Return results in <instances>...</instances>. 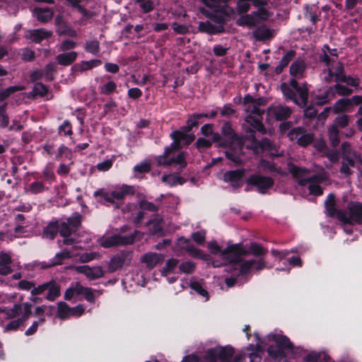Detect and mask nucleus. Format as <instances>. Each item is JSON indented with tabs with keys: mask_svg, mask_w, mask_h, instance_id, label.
Here are the masks:
<instances>
[{
	"mask_svg": "<svg viewBox=\"0 0 362 362\" xmlns=\"http://www.w3.org/2000/svg\"><path fill=\"white\" fill-rule=\"evenodd\" d=\"M294 54L293 52L286 53L281 59L279 65L276 67L275 71L276 74H280L283 69L286 66L291 60L293 58Z\"/></svg>",
	"mask_w": 362,
	"mask_h": 362,
	"instance_id": "bf43d9fd",
	"label": "nucleus"
},
{
	"mask_svg": "<svg viewBox=\"0 0 362 362\" xmlns=\"http://www.w3.org/2000/svg\"><path fill=\"white\" fill-rule=\"evenodd\" d=\"M245 174L246 170L245 168L228 170L223 174V181L230 183L234 189H238L243 185Z\"/></svg>",
	"mask_w": 362,
	"mask_h": 362,
	"instance_id": "2eb2a0df",
	"label": "nucleus"
},
{
	"mask_svg": "<svg viewBox=\"0 0 362 362\" xmlns=\"http://www.w3.org/2000/svg\"><path fill=\"white\" fill-rule=\"evenodd\" d=\"M139 233L138 230H134L133 233L127 235H112V240H115L114 243L117 244V246L132 245L134 243Z\"/></svg>",
	"mask_w": 362,
	"mask_h": 362,
	"instance_id": "72a5a7b5",
	"label": "nucleus"
},
{
	"mask_svg": "<svg viewBox=\"0 0 362 362\" xmlns=\"http://www.w3.org/2000/svg\"><path fill=\"white\" fill-rule=\"evenodd\" d=\"M262 116L263 115L259 117L252 113H250L246 116L245 122L250 125V127H248L246 131V136L249 134L250 130H253L254 134L255 133V131L259 132L262 134H265L267 133L266 128L262 123Z\"/></svg>",
	"mask_w": 362,
	"mask_h": 362,
	"instance_id": "412c9836",
	"label": "nucleus"
},
{
	"mask_svg": "<svg viewBox=\"0 0 362 362\" xmlns=\"http://www.w3.org/2000/svg\"><path fill=\"white\" fill-rule=\"evenodd\" d=\"M172 164H179L182 168H185L187 166V162L185 160V153L181 151L176 156L170 158V160H168L165 166H170Z\"/></svg>",
	"mask_w": 362,
	"mask_h": 362,
	"instance_id": "603ef678",
	"label": "nucleus"
},
{
	"mask_svg": "<svg viewBox=\"0 0 362 362\" xmlns=\"http://www.w3.org/2000/svg\"><path fill=\"white\" fill-rule=\"evenodd\" d=\"M76 57L77 52L71 51L58 54L56 57V59L59 64L62 66H69L76 59Z\"/></svg>",
	"mask_w": 362,
	"mask_h": 362,
	"instance_id": "c9c22d12",
	"label": "nucleus"
},
{
	"mask_svg": "<svg viewBox=\"0 0 362 362\" xmlns=\"http://www.w3.org/2000/svg\"><path fill=\"white\" fill-rule=\"evenodd\" d=\"M81 224L82 216L78 212L67 218L66 221H62L60 235L64 238L62 240L63 245H71L76 243V239L71 237V235L77 233Z\"/></svg>",
	"mask_w": 362,
	"mask_h": 362,
	"instance_id": "20e7f679",
	"label": "nucleus"
},
{
	"mask_svg": "<svg viewBox=\"0 0 362 362\" xmlns=\"http://www.w3.org/2000/svg\"><path fill=\"white\" fill-rule=\"evenodd\" d=\"M49 190V187H46L42 180H37L29 185L28 192L32 194H38Z\"/></svg>",
	"mask_w": 362,
	"mask_h": 362,
	"instance_id": "c03bdc74",
	"label": "nucleus"
},
{
	"mask_svg": "<svg viewBox=\"0 0 362 362\" xmlns=\"http://www.w3.org/2000/svg\"><path fill=\"white\" fill-rule=\"evenodd\" d=\"M322 61H323L327 66V71L323 72L322 78L326 83H329L332 81L333 78H335V81L337 83L343 82L346 84L352 87L357 88L359 85V81L357 78L346 77L343 74L342 64L334 60V58H329L327 54H325L323 57H321ZM337 90H349L348 88L337 83Z\"/></svg>",
	"mask_w": 362,
	"mask_h": 362,
	"instance_id": "f03ea898",
	"label": "nucleus"
},
{
	"mask_svg": "<svg viewBox=\"0 0 362 362\" xmlns=\"http://www.w3.org/2000/svg\"><path fill=\"white\" fill-rule=\"evenodd\" d=\"M259 165L264 170H268L271 173H279L276 165L274 163L270 162L266 159L262 158L259 160Z\"/></svg>",
	"mask_w": 362,
	"mask_h": 362,
	"instance_id": "774afa93",
	"label": "nucleus"
},
{
	"mask_svg": "<svg viewBox=\"0 0 362 362\" xmlns=\"http://www.w3.org/2000/svg\"><path fill=\"white\" fill-rule=\"evenodd\" d=\"M271 338L275 344L267 348V353L273 359L286 358V350L292 351L294 349V344L286 335L274 334Z\"/></svg>",
	"mask_w": 362,
	"mask_h": 362,
	"instance_id": "39448f33",
	"label": "nucleus"
},
{
	"mask_svg": "<svg viewBox=\"0 0 362 362\" xmlns=\"http://www.w3.org/2000/svg\"><path fill=\"white\" fill-rule=\"evenodd\" d=\"M207 359L210 362H216L219 359L222 362H230L235 354V349L231 346H221L209 349L206 351Z\"/></svg>",
	"mask_w": 362,
	"mask_h": 362,
	"instance_id": "9d476101",
	"label": "nucleus"
},
{
	"mask_svg": "<svg viewBox=\"0 0 362 362\" xmlns=\"http://www.w3.org/2000/svg\"><path fill=\"white\" fill-rule=\"evenodd\" d=\"M227 1L228 0H204L205 4L211 8L216 16L218 18L219 22L216 24L211 21L202 23L199 25L200 30L209 34L218 33L223 30L221 23L234 13L233 9L227 5Z\"/></svg>",
	"mask_w": 362,
	"mask_h": 362,
	"instance_id": "f257e3e1",
	"label": "nucleus"
},
{
	"mask_svg": "<svg viewBox=\"0 0 362 362\" xmlns=\"http://www.w3.org/2000/svg\"><path fill=\"white\" fill-rule=\"evenodd\" d=\"M11 256L4 252H0V275L7 276L13 272Z\"/></svg>",
	"mask_w": 362,
	"mask_h": 362,
	"instance_id": "c85d7f7f",
	"label": "nucleus"
},
{
	"mask_svg": "<svg viewBox=\"0 0 362 362\" xmlns=\"http://www.w3.org/2000/svg\"><path fill=\"white\" fill-rule=\"evenodd\" d=\"M178 264V260L175 258L169 259L165 264V266L160 271L163 276H167L169 274L173 272Z\"/></svg>",
	"mask_w": 362,
	"mask_h": 362,
	"instance_id": "6e6d98bb",
	"label": "nucleus"
},
{
	"mask_svg": "<svg viewBox=\"0 0 362 362\" xmlns=\"http://www.w3.org/2000/svg\"><path fill=\"white\" fill-rule=\"evenodd\" d=\"M8 103H3L0 105V127L6 128L9 124V117L6 113Z\"/></svg>",
	"mask_w": 362,
	"mask_h": 362,
	"instance_id": "5fc2aeb1",
	"label": "nucleus"
},
{
	"mask_svg": "<svg viewBox=\"0 0 362 362\" xmlns=\"http://www.w3.org/2000/svg\"><path fill=\"white\" fill-rule=\"evenodd\" d=\"M362 103V95H354L351 98H341L338 100L332 107L334 114L350 111L354 106Z\"/></svg>",
	"mask_w": 362,
	"mask_h": 362,
	"instance_id": "4468645a",
	"label": "nucleus"
},
{
	"mask_svg": "<svg viewBox=\"0 0 362 362\" xmlns=\"http://www.w3.org/2000/svg\"><path fill=\"white\" fill-rule=\"evenodd\" d=\"M33 14L42 23L49 21L53 16V12L48 8H35L33 11Z\"/></svg>",
	"mask_w": 362,
	"mask_h": 362,
	"instance_id": "ea45409f",
	"label": "nucleus"
},
{
	"mask_svg": "<svg viewBox=\"0 0 362 362\" xmlns=\"http://www.w3.org/2000/svg\"><path fill=\"white\" fill-rule=\"evenodd\" d=\"M25 324L18 317L16 320H11L4 327L5 332H15L19 329L25 327Z\"/></svg>",
	"mask_w": 362,
	"mask_h": 362,
	"instance_id": "8fccbe9b",
	"label": "nucleus"
},
{
	"mask_svg": "<svg viewBox=\"0 0 362 362\" xmlns=\"http://www.w3.org/2000/svg\"><path fill=\"white\" fill-rule=\"evenodd\" d=\"M258 8V11L256 12L240 16L237 21L238 25L252 28L259 24L262 21H266L270 17L271 13L269 11L264 7Z\"/></svg>",
	"mask_w": 362,
	"mask_h": 362,
	"instance_id": "1a4fd4ad",
	"label": "nucleus"
},
{
	"mask_svg": "<svg viewBox=\"0 0 362 362\" xmlns=\"http://www.w3.org/2000/svg\"><path fill=\"white\" fill-rule=\"evenodd\" d=\"M62 222L57 220L50 221L43 229L42 235L44 238L54 240L58 233L60 234Z\"/></svg>",
	"mask_w": 362,
	"mask_h": 362,
	"instance_id": "a878e982",
	"label": "nucleus"
},
{
	"mask_svg": "<svg viewBox=\"0 0 362 362\" xmlns=\"http://www.w3.org/2000/svg\"><path fill=\"white\" fill-rule=\"evenodd\" d=\"M162 181L166 182L170 187H174L177 185H182L186 182V180L185 178L175 175H164L162 177Z\"/></svg>",
	"mask_w": 362,
	"mask_h": 362,
	"instance_id": "a18cd8bd",
	"label": "nucleus"
},
{
	"mask_svg": "<svg viewBox=\"0 0 362 362\" xmlns=\"http://www.w3.org/2000/svg\"><path fill=\"white\" fill-rule=\"evenodd\" d=\"M49 284L48 293L45 298L49 301H54L61 295L60 285L54 280L47 281Z\"/></svg>",
	"mask_w": 362,
	"mask_h": 362,
	"instance_id": "473e14b6",
	"label": "nucleus"
},
{
	"mask_svg": "<svg viewBox=\"0 0 362 362\" xmlns=\"http://www.w3.org/2000/svg\"><path fill=\"white\" fill-rule=\"evenodd\" d=\"M327 135L330 145L333 148L337 147L340 144V131L335 126H329L327 129Z\"/></svg>",
	"mask_w": 362,
	"mask_h": 362,
	"instance_id": "a19ab883",
	"label": "nucleus"
},
{
	"mask_svg": "<svg viewBox=\"0 0 362 362\" xmlns=\"http://www.w3.org/2000/svg\"><path fill=\"white\" fill-rule=\"evenodd\" d=\"M339 221L344 224L362 226V203L349 202L346 206V211H339Z\"/></svg>",
	"mask_w": 362,
	"mask_h": 362,
	"instance_id": "423d86ee",
	"label": "nucleus"
},
{
	"mask_svg": "<svg viewBox=\"0 0 362 362\" xmlns=\"http://www.w3.org/2000/svg\"><path fill=\"white\" fill-rule=\"evenodd\" d=\"M85 49L93 54H97L100 51V43L96 40H88L85 43Z\"/></svg>",
	"mask_w": 362,
	"mask_h": 362,
	"instance_id": "052dcab7",
	"label": "nucleus"
},
{
	"mask_svg": "<svg viewBox=\"0 0 362 362\" xmlns=\"http://www.w3.org/2000/svg\"><path fill=\"white\" fill-rule=\"evenodd\" d=\"M136 3L144 13L151 11L155 6L153 0H136Z\"/></svg>",
	"mask_w": 362,
	"mask_h": 362,
	"instance_id": "e2e57ef3",
	"label": "nucleus"
},
{
	"mask_svg": "<svg viewBox=\"0 0 362 362\" xmlns=\"http://www.w3.org/2000/svg\"><path fill=\"white\" fill-rule=\"evenodd\" d=\"M288 169L292 175L296 178H300L309 173L307 168H300L291 163L288 164Z\"/></svg>",
	"mask_w": 362,
	"mask_h": 362,
	"instance_id": "13d9d810",
	"label": "nucleus"
},
{
	"mask_svg": "<svg viewBox=\"0 0 362 362\" xmlns=\"http://www.w3.org/2000/svg\"><path fill=\"white\" fill-rule=\"evenodd\" d=\"M265 103L266 99L264 98H254L250 95H245L243 100V105L247 106L245 110L259 117L264 113V110L261 109L260 106Z\"/></svg>",
	"mask_w": 362,
	"mask_h": 362,
	"instance_id": "dca6fc26",
	"label": "nucleus"
},
{
	"mask_svg": "<svg viewBox=\"0 0 362 362\" xmlns=\"http://www.w3.org/2000/svg\"><path fill=\"white\" fill-rule=\"evenodd\" d=\"M101 64V61L98 59H92L90 61H83L73 66V69L76 71H83L98 66Z\"/></svg>",
	"mask_w": 362,
	"mask_h": 362,
	"instance_id": "79ce46f5",
	"label": "nucleus"
},
{
	"mask_svg": "<svg viewBox=\"0 0 362 362\" xmlns=\"http://www.w3.org/2000/svg\"><path fill=\"white\" fill-rule=\"evenodd\" d=\"M217 112L212 110L209 114L208 113H195L189 116L187 120V124L185 125V129L187 132H191L193 127H196L201 122L200 120L204 118H214L216 116Z\"/></svg>",
	"mask_w": 362,
	"mask_h": 362,
	"instance_id": "5701e85b",
	"label": "nucleus"
},
{
	"mask_svg": "<svg viewBox=\"0 0 362 362\" xmlns=\"http://www.w3.org/2000/svg\"><path fill=\"white\" fill-rule=\"evenodd\" d=\"M73 134L71 123L67 119L64 120L58 127V134L59 136H71Z\"/></svg>",
	"mask_w": 362,
	"mask_h": 362,
	"instance_id": "864d4df0",
	"label": "nucleus"
},
{
	"mask_svg": "<svg viewBox=\"0 0 362 362\" xmlns=\"http://www.w3.org/2000/svg\"><path fill=\"white\" fill-rule=\"evenodd\" d=\"M22 311V305L21 304L16 303L13 306L8 309L6 312V319L8 320H16L19 316Z\"/></svg>",
	"mask_w": 362,
	"mask_h": 362,
	"instance_id": "680f3d73",
	"label": "nucleus"
},
{
	"mask_svg": "<svg viewBox=\"0 0 362 362\" xmlns=\"http://www.w3.org/2000/svg\"><path fill=\"white\" fill-rule=\"evenodd\" d=\"M349 122L350 117L347 115H342L337 116L331 126H335L337 129H344L349 126Z\"/></svg>",
	"mask_w": 362,
	"mask_h": 362,
	"instance_id": "3c124183",
	"label": "nucleus"
},
{
	"mask_svg": "<svg viewBox=\"0 0 362 362\" xmlns=\"http://www.w3.org/2000/svg\"><path fill=\"white\" fill-rule=\"evenodd\" d=\"M162 219H150L147 221L146 226L149 227L151 233L159 236L163 235V229L162 227Z\"/></svg>",
	"mask_w": 362,
	"mask_h": 362,
	"instance_id": "58836bf2",
	"label": "nucleus"
},
{
	"mask_svg": "<svg viewBox=\"0 0 362 362\" xmlns=\"http://www.w3.org/2000/svg\"><path fill=\"white\" fill-rule=\"evenodd\" d=\"M340 152L341 157L357 155V153L352 149L350 143L348 141H344L341 144L340 147Z\"/></svg>",
	"mask_w": 362,
	"mask_h": 362,
	"instance_id": "0e129e2a",
	"label": "nucleus"
},
{
	"mask_svg": "<svg viewBox=\"0 0 362 362\" xmlns=\"http://www.w3.org/2000/svg\"><path fill=\"white\" fill-rule=\"evenodd\" d=\"M76 295H83L85 299L89 303H94L95 300L93 288L84 287L81 284L78 285Z\"/></svg>",
	"mask_w": 362,
	"mask_h": 362,
	"instance_id": "37998d69",
	"label": "nucleus"
},
{
	"mask_svg": "<svg viewBox=\"0 0 362 362\" xmlns=\"http://www.w3.org/2000/svg\"><path fill=\"white\" fill-rule=\"evenodd\" d=\"M178 243L184 245L182 248L189 253L193 257L204 261H209L210 259L209 255L204 253V252L201 249L194 247L189 239L185 238V237H180L178 238Z\"/></svg>",
	"mask_w": 362,
	"mask_h": 362,
	"instance_id": "aec40b11",
	"label": "nucleus"
},
{
	"mask_svg": "<svg viewBox=\"0 0 362 362\" xmlns=\"http://www.w3.org/2000/svg\"><path fill=\"white\" fill-rule=\"evenodd\" d=\"M286 100L294 102L297 105L305 107L309 97V92H283Z\"/></svg>",
	"mask_w": 362,
	"mask_h": 362,
	"instance_id": "b1692460",
	"label": "nucleus"
},
{
	"mask_svg": "<svg viewBox=\"0 0 362 362\" xmlns=\"http://www.w3.org/2000/svg\"><path fill=\"white\" fill-rule=\"evenodd\" d=\"M163 260V255L153 252L146 253L141 257V262L145 263L149 269H153L157 264L162 263Z\"/></svg>",
	"mask_w": 362,
	"mask_h": 362,
	"instance_id": "cd10ccee",
	"label": "nucleus"
},
{
	"mask_svg": "<svg viewBox=\"0 0 362 362\" xmlns=\"http://www.w3.org/2000/svg\"><path fill=\"white\" fill-rule=\"evenodd\" d=\"M305 64L303 61H295L290 67V73L293 76H301L305 71Z\"/></svg>",
	"mask_w": 362,
	"mask_h": 362,
	"instance_id": "09e8293b",
	"label": "nucleus"
},
{
	"mask_svg": "<svg viewBox=\"0 0 362 362\" xmlns=\"http://www.w3.org/2000/svg\"><path fill=\"white\" fill-rule=\"evenodd\" d=\"M271 112L277 121H285L292 114V110L290 107L281 105L273 107Z\"/></svg>",
	"mask_w": 362,
	"mask_h": 362,
	"instance_id": "c756f323",
	"label": "nucleus"
},
{
	"mask_svg": "<svg viewBox=\"0 0 362 362\" xmlns=\"http://www.w3.org/2000/svg\"><path fill=\"white\" fill-rule=\"evenodd\" d=\"M33 177L35 180L41 179L45 182L49 184H52V182L56 181V175L54 172V165L51 163H49L46 165V166L43 168L42 171V175H40L39 173H33Z\"/></svg>",
	"mask_w": 362,
	"mask_h": 362,
	"instance_id": "393cba45",
	"label": "nucleus"
},
{
	"mask_svg": "<svg viewBox=\"0 0 362 362\" xmlns=\"http://www.w3.org/2000/svg\"><path fill=\"white\" fill-rule=\"evenodd\" d=\"M57 31L59 35H66L71 37H76L77 33L72 28H69L63 21L61 16H57L55 19Z\"/></svg>",
	"mask_w": 362,
	"mask_h": 362,
	"instance_id": "2f4dec72",
	"label": "nucleus"
},
{
	"mask_svg": "<svg viewBox=\"0 0 362 362\" xmlns=\"http://www.w3.org/2000/svg\"><path fill=\"white\" fill-rule=\"evenodd\" d=\"M221 135L223 137V140L220 143V146L221 147L229 146L240 139L239 136L232 128V125L230 122H226L222 125Z\"/></svg>",
	"mask_w": 362,
	"mask_h": 362,
	"instance_id": "a211bd4d",
	"label": "nucleus"
},
{
	"mask_svg": "<svg viewBox=\"0 0 362 362\" xmlns=\"http://www.w3.org/2000/svg\"><path fill=\"white\" fill-rule=\"evenodd\" d=\"M72 257V253L71 251L65 249L55 255L53 259L49 260L48 262H42L40 263V268L47 269L55 266L62 265L65 259H69Z\"/></svg>",
	"mask_w": 362,
	"mask_h": 362,
	"instance_id": "4be33fe9",
	"label": "nucleus"
},
{
	"mask_svg": "<svg viewBox=\"0 0 362 362\" xmlns=\"http://www.w3.org/2000/svg\"><path fill=\"white\" fill-rule=\"evenodd\" d=\"M247 139L251 141L250 148L255 155H259L265 151L269 152V156L273 158L279 157L281 155L278 153L276 146L268 138H263L262 140L257 139L253 130L249 131Z\"/></svg>",
	"mask_w": 362,
	"mask_h": 362,
	"instance_id": "0eeeda50",
	"label": "nucleus"
},
{
	"mask_svg": "<svg viewBox=\"0 0 362 362\" xmlns=\"http://www.w3.org/2000/svg\"><path fill=\"white\" fill-rule=\"evenodd\" d=\"M196 265L194 263H193L191 261H186L182 262L180 266L179 269L182 273L191 274L194 273L195 271Z\"/></svg>",
	"mask_w": 362,
	"mask_h": 362,
	"instance_id": "69168bd1",
	"label": "nucleus"
},
{
	"mask_svg": "<svg viewBox=\"0 0 362 362\" xmlns=\"http://www.w3.org/2000/svg\"><path fill=\"white\" fill-rule=\"evenodd\" d=\"M75 270L78 274H84L90 281L100 279L105 275V272L100 266L93 267L88 265L77 266L75 267Z\"/></svg>",
	"mask_w": 362,
	"mask_h": 362,
	"instance_id": "6ab92c4d",
	"label": "nucleus"
},
{
	"mask_svg": "<svg viewBox=\"0 0 362 362\" xmlns=\"http://www.w3.org/2000/svg\"><path fill=\"white\" fill-rule=\"evenodd\" d=\"M288 136L291 140L296 141L298 145L302 147H306L314 141L313 133H308L305 128L302 127H295L290 130Z\"/></svg>",
	"mask_w": 362,
	"mask_h": 362,
	"instance_id": "ddd939ff",
	"label": "nucleus"
},
{
	"mask_svg": "<svg viewBox=\"0 0 362 362\" xmlns=\"http://www.w3.org/2000/svg\"><path fill=\"white\" fill-rule=\"evenodd\" d=\"M221 256L229 264L236 265L243 262V257H247L246 248L243 243L228 245L223 250Z\"/></svg>",
	"mask_w": 362,
	"mask_h": 362,
	"instance_id": "6e6552de",
	"label": "nucleus"
},
{
	"mask_svg": "<svg viewBox=\"0 0 362 362\" xmlns=\"http://www.w3.org/2000/svg\"><path fill=\"white\" fill-rule=\"evenodd\" d=\"M51 31L45 29L30 30L27 32L25 37L34 42H40L44 39H47L52 35Z\"/></svg>",
	"mask_w": 362,
	"mask_h": 362,
	"instance_id": "7c9ffc66",
	"label": "nucleus"
},
{
	"mask_svg": "<svg viewBox=\"0 0 362 362\" xmlns=\"http://www.w3.org/2000/svg\"><path fill=\"white\" fill-rule=\"evenodd\" d=\"M179 148H180V147H178L177 146H173V143H171V144L170 146H166L165 148L163 154L158 156L156 158V162H157L158 165H159V166L166 165L168 160H170V158H168V156L173 152L177 151Z\"/></svg>",
	"mask_w": 362,
	"mask_h": 362,
	"instance_id": "e433bc0d",
	"label": "nucleus"
},
{
	"mask_svg": "<svg viewBox=\"0 0 362 362\" xmlns=\"http://www.w3.org/2000/svg\"><path fill=\"white\" fill-rule=\"evenodd\" d=\"M71 315V308L69 305L63 301L57 303V316L61 320L66 319Z\"/></svg>",
	"mask_w": 362,
	"mask_h": 362,
	"instance_id": "de8ad7c7",
	"label": "nucleus"
},
{
	"mask_svg": "<svg viewBox=\"0 0 362 362\" xmlns=\"http://www.w3.org/2000/svg\"><path fill=\"white\" fill-rule=\"evenodd\" d=\"M132 251L123 250L113 255L108 264V271L115 272L124 265L129 266L132 259Z\"/></svg>",
	"mask_w": 362,
	"mask_h": 362,
	"instance_id": "f8f14e48",
	"label": "nucleus"
},
{
	"mask_svg": "<svg viewBox=\"0 0 362 362\" xmlns=\"http://www.w3.org/2000/svg\"><path fill=\"white\" fill-rule=\"evenodd\" d=\"M190 288L197 294L205 298V300L209 299L208 291L202 286L199 281H193L190 283Z\"/></svg>",
	"mask_w": 362,
	"mask_h": 362,
	"instance_id": "4d7b16f0",
	"label": "nucleus"
},
{
	"mask_svg": "<svg viewBox=\"0 0 362 362\" xmlns=\"http://www.w3.org/2000/svg\"><path fill=\"white\" fill-rule=\"evenodd\" d=\"M254 37L259 40H265L273 37L274 31L267 27L261 26L253 31Z\"/></svg>",
	"mask_w": 362,
	"mask_h": 362,
	"instance_id": "4c0bfd02",
	"label": "nucleus"
},
{
	"mask_svg": "<svg viewBox=\"0 0 362 362\" xmlns=\"http://www.w3.org/2000/svg\"><path fill=\"white\" fill-rule=\"evenodd\" d=\"M240 264L239 272L242 275L247 274L252 269L256 272H259L267 267L266 262L264 258H260L258 260L251 259L244 260Z\"/></svg>",
	"mask_w": 362,
	"mask_h": 362,
	"instance_id": "f3484780",
	"label": "nucleus"
},
{
	"mask_svg": "<svg viewBox=\"0 0 362 362\" xmlns=\"http://www.w3.org/2000/svg\"><path fill=\"white\" fill-rule=\"evenodd\" d=\"M247 256L252 255L255 257L264 258L263 257L267 253V249L263 247L258 243H251L248 249H246Z\"/></svg>",
	"mask_w": 362,
	"mask_h": 362,
	"instance_id": "f704fd0d",
	"label": "nucleus"
},
{
	"mask_svg": "<svg viewBox=\"0 0 362 362\" xmlns=\"http://www.w3.org/2000/svg\"><path fill=\"white\" fill-rule=\"evenodd\" d=\"M335 199V195L333 193H329L325 201V207L328 216L332 218L337 217L339 220V211H343L344 210L336 208Z\"/></svg>",
	"mask_w": 362,
	"mask_h": 362,
	"instance_id": "bb28decb",
	"label": "nucleus"
},
{
	"mask_svg": "<svg viewBox=\"0 0 362 362\" xmlns=\"http://www.w3.org/2000/svg\"><path fill=\"white\" fill-rule=\"evenodd\" d=\"M319 183L320 182H311L308 185V189L311 195L319 197L323 194V189Z\"/></svg>",
	"mask_w": 362,
	"mask_h": 362,
	"instance_id": "338daca9",
	"label": "nucleus"
},
{
	"mask_svg": "<svg viewBox=\"0 0 362 362\" xmlns=\"http://www.w3.org/2000/svg\"><path fill=\"white\" fill-rule=\"evenodd\" d=\"M185 126H183L181 131L175 130L171 133L170 137L173 139L172 142L173 146H177L180 148V141L185 140V137H187V133L189 132L185 131Z\"/></svg>",
	"mask_w": 362,
	"mask_h": 362,
	"instance_id": "49530a36",
	"label": "nucleus"
},
{
	"mask_svg": "<svg viewBox=\"0 0 362 362\" xmlns=\"http://www.w3.org/2000/svg\"><path fill=\"white\" fill-rule=\"evenodd\" d=\"M246 183L248 186L255 187L259 193L264 194L274 186V180L270 177L252 174L247 178Z\"/></svg>",
	"mask_w": 362,
	"mask_h": 362,
	"instance_id": "9b49d317",
	"label": "nucleus"
},
{
	"mask_svg": "<svg viewBox=\"0 0 362 362\" xmlns=\"http://www.w3.org/2000/svg\"><path fill=\"white\" fill-rule=\"evenodd\" d=\"M135 189L133 186L123 185L120 188L116 189L111 192H107L105 189H99L94 192L93 197H100L105 202L117 209L122 205L123 199L128 195H133Z\"/></svg>",
	"mask_w": 362,
	"mask_h": 362,
	"instance_id": "7ed1b4c3",
	"label": "nucleus"
}]
</instances>
